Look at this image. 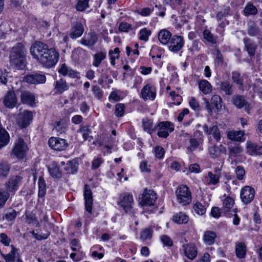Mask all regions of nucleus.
I'll return each mask as SVG.
<instances>
[{"instance_id":"f257e3e1","label":"nucleus","mask_w":262,"mask_h":262,"mask_svg":"<svg viewBox=\"0 0 262 262\" xmlns=\"http://www.w3.org/2000/svg\"><path fill=\"white\" fill-rule=\"evenodd\" d=\"M30 53L33 57L37 59L46 67L54 66L58 60V53L53 48L41 42L35 41L30 48Z\"/></svg>"},{"instance_id":"f03ea898","label":"nucleus","mask_w":262,"mask_h":262,"mask_svg":"<svg viewBox=\"0 0 262 262\" xmlns=\"http://www.w3.org/2000/svg\"><path fill=\"white\" fill-rule=\"evenodd\" d=\"M26 51L21 43L14 47L10 52V62L14 68L23 70L26 66Z\"/></svg>"},{"instance_id":"7ed1b4c3","label":"nucleus","mask_w":262,"mask_h":262,"mask_svg":"<svg viewBox=\"0 0 262 262\" xmlns=\"http://www.w3.org/2000/svg\"><path fill=\"white\" fill-rule=\"evenodd\" d=\"M204 100L205 105V108L210 115H212L213 109L216 113L220 112L222 108L221 103L222 100L219 95H213L211 99L210 102L206 98H204Z\"/></svg>"},{"instance_id":"20e7f679","label":"nucleus","mask_w":262,"mask_h":262,"mask_svg":"<svg viewBox=\"0 0 262 262\" xmlns=\"http://www.w3.org/2000/svg\"><path fill=\"white\" fill-rule=\"evenodd\" d=\"M176 193L179 203L183 206L189 204L191 202V193L186 185L179 187Z\"/></svg>"},{"instance_id":"39448f33","label":"nucleus","mask_w":262,"mask_h":262,"mask_svg":"<svg viewBox=\"0 0 262 262\" xmlns=\"http://www.w3.org/2000/svg\"><path fill=\"white\" fill-rule=\"evenodd\" d=\"M118 203L126 212L132 211L133 198L132 194L128 193L121 194Z\"/></svg>"},{"instance_id":"423d86ee","label":"nucleus","mask_w":262,"mask_h":262,"mask_svg":"<svg viewBox=\"0 0 262 262\" xmlns=\"http://www.w3.org/2000/svg\"><path fill=\"white\" fill-rule=\"evenodd\" d=\"M48 144L51 148L58 151L66 149L69 145L65 139L54 137L49 139Z\"/></svg>"},{"instance_id":"0eeeda50","label":"nucleus","mask_w":262,"mask_h":262,"mask_svg":"<svg viewBox=\"0 0 262 262\" xmlns=\"http://www.w3.org/2000/svg\"><path fill=\"white\" fill-rule=\"evenodd\" d=\"M32 119V115L31 112L26 111L17 115L16 122L20 128H24L29 125Z\"/></svg>"},{"instance_id":"6e6552de","label":"nucleus","mask_w":262,"mask_h":262,"mask_svg":"<svg viewBox=\"0 0 262 262\" xmlns=\"http://www.w3.org/2000/svg\"><path fill=\"white\" fill-rule=\"evenodd\" d=\"M157 199V194L155 191L145 189L140 204L143 206L154 205Z\"/></svg>"},{"instance_id":"1a4fd4ad","label":"nucleus","mask_w":262,"mask_h":262,"mask_svg":"<svg viewBox=\"0 0 262 262\" xmlns=\"http://www.w3.org/2000/svg\"><path fill=\"white\" fill-rule=\"evenodd\" d=\"M169 49L173 52L180 51L184 46V40L181 36L174 35L169 41Z\"/></svg>"},{"instance_id":"9d476101","label":"nucleus","mask_w":262,"mask_h":262,"mask_svg":"<svg viewBox=\"0 0 262 262\" xmlns=\"http://www.w3.org/2000/svg\"><path fill=\"white\" fill-rule=\"evenodd\" d=\"M254 189L250 186H245L241 192V198L242 201L246 203H250L254 197Z\"/></svg>"},{"instance_id":"9b49d317","label":"nucleus","mask_w":262,"mask_h":262,"mask_svg":"<svg viewBox=\"0 0 262 262\" xmlns=\"http://www.w3.org/2000/svg\"><path fill=\"white\" fill-rule=\"evenodd\" d=\"M27 149V145L23 139L19 138L13 148V152L18 158H23Z\"/></svg>"},{"instance_id":"f8f14e48","label":"nucleus","mask_w":262,"mask_h":262,"mask_svg":"<svg viewBox=\"0 0 262 262\" xmlns=\"http://www.w3.org/2000/svg\"><path fill=\"white\" fill-rule=\"evenodd\" d=\"M17 97L13 91H8L3 99L4 105L10 108L14 107L17 104Z\"/></svg>"},{"instance_id":"ddd939ff","label":"nucleus","mask_w":262,"mask_h":262,"mask_svg":"<svg viewBox=\"0 0 262 262\" xmlns=\"http://www.w3.org/2000/svg\"><path fill=\"white\" fill-rule=\"evenodd\" d=\"M24 80L30 84L43 83L46 82V78L43 74H30L25 76Z\"/></svg>"},{"instance_id":"4468645a","label":"nucleus","mask_w":262,"mask_h":262,"mask_svg":"<svg viewBox=\"0 0 262 262\" xmlns=\"http://www.w3.org/2000/svg\"><path fill=\"white\" fill-rule=\"evenodd\" d=\"M156 95L155 88L149 84H146L141 90V95L144 100L147 99L153 100L156 97Z\"/></svg>"},{"instance_id":"2eb2a0df","label":"nucleus","mask_w":262,"mask_h":262,"mask_svg":"<svg viewBox=\"0 0 262 262\" xmlns=\"http://www.w3.org/2000/svg\"><path fill=\"white\" fill-rule=\"evenodd\" d=\"M84 196L85 200V206L86 211L90 212L92 210L93 204L92 192L89 185H84Z\"/></svg>"},{"instance_id":"dca6fc26","label":"nucleus","mask_w":262,"mask_h":262,"mask_svg":"<svg viewBox=\"0 0 262 262\" xmlns=\"http://www.w3.org/2000/svg\"><path fill=\"white\" fill-rule=\"evenodd\" d=\"M183 250L185 256L190 259L192 260L197 256L196 247L193 243L184 245L183 246Z\"/></svg>"},{"instance_id":"f3484780","label":"nucleus","mask_w":262,"mask_h":262,"mask_svg":"<svg viewBox=\"0 0 262 262\" xmlns=\"http://www.w3.org/2000/svg\"><path fill=\"white\" fill-rule=\"evenodd\" d=\"M22 180V178L19 176H14L10 178L7 183V189L10 192L16 191L18 187L19 184Z\"/></svg>"},{"instance_id":"a211bd4d","label":"nucleus","mask_w":262,"mask_h":262,"mask_svg":"<svg viewBox=\"0 0 262 262\" xmlns=\"http://www.w3.org/2000/svg\"><path fill=\"white\" fill-rule=\"evenodd\" d=\"M97 40V36L94 32H90L83 37L80 42L86 46L92 47L94 46Z\"/></svg>"},{"instance_id":"6ab92c4d","label":"nucleus","mask_w":262,"mask_h":262,"mask_svg":"<svg viewBox=\"0 0 262 262\" xmlns=\"http://www.w3.org/2000/svg\"><path fill=\"white\" fill-rule=\"evenodd\" d=\"M232 102L234 105L238 108H241L244 106L247 108L248 104L245 97L243 95H235L232 97Z\"/></svg>"},{"instance_id":"aec40b11","label":"nucleus","mask_w":262,"mask_h":262,"mask_svg":"<svg viewBox=\"0 0 262 262\" xmlns=\"http://www.w3.org/2000/svg\"><path fill=\"white\" fill-rule=\"evenodd\" d=\"M247 151L250 155H262V147L259 146L251 141L247 142Z\"/></svg>"},{"instance_id":"412c9836","label":"nucleus","mask_w":262,"mask_h":262,"mask_svg":"<svg viewBox=\"0 0 262 262\" xmlns=\"http://www.w3.org/2000/svg\"><path fill=\"white\" fill-rule=\"evenodd\" d=\"M209 152L213 158H216L220 157L221 154H226V149L222 145L220 146L214 145L209 148Z\"/></svg>"},{"instance_id":"4be33fe9","label":"nucleus","mask_w":262,"mask_h":262,"mask_svg":"<svg viewBox=\"0 0 262 262\" xmlns=\"http://www.w3.org/2000/svg\"><path fill=\"white\" fill-rule=\"evenodd\" d=\"M21 101L24 104L33 106L34 104L35 97L28 91H23L21 94Z\"/></svg>"},{"instance_id":"5701e85b","label":"nucleus","mask_w":262,"mask_h":262,"mask_svg":"<svg viewBox=\"0 0 262 262\" xmlns=\"http://www.w3.org/2000/svg\"><path fill=\"white\" fill-rule=\"evenodd\" d=\"M247 248L243 242H237L235 244V253L239 258H244L246 254Z\"/></svg>"},{"instance_id":"b1692460","label":"nucleus","mask_w":262,"mask_h":262,"mask_svg":"<svg viewBox=\"0 0 262 262\" xmlns=\"http://www.w3.org/2000/svg\"><path fill=\"white\" fill-rule=\"evenodd\" d=\"M84 31L83 25L80 23H76L73 27L72 31L70 34V37L73 39H75L80 37Z\"/></svg>"},{"instance_id":"393cba45","label":"nucleus","mask_w":262,"mask_h":262,"mask_svg":"<svg viewBox=\"0 0 262 262\" xmlns=\"http://www.w3.org/2000/svg\"><path fill=\"white\" fill-rule=\"evenodd\" d=\"M10 136L8 132L0 125V148L8 144Z\"/></svg>"},{"instance_id":"a878e982","label":"nucleus","mask_w":262,"mask_h":262,"mask_svg":"<svg viewBox=\"0 0 262 262\" xmlns=\"http://www.w3.org/2000/svg\"><path fill=\"white\" fill-rule=\"evenodd\" d=\"M171 36V34L169 31L166 29H163L159 32L158 34V39L163 44H167L169 42Z\"/></svg>"},{"instance_id":"bb28decb","label":"nucleus","mask_w":262,"mask_h":262,"mask_svg":"<svg viewBox=\"0 0 262 262\" xmlns=\"http://www.w3.org/2000/svg\"><path fill=\"white\" fill-rule=\"evenodd\" d=\"M216 237V233L213 231H207L205 232L203 235V241L208 245H212Z\"/></svg>"},{"instance_id":"cd10ccee","label":"nucleus","mask_w":262,"mask_h":262,"mask_svg":"<svg viewBox=\"0 0 262 262\" xmlns=\"http://www.w3.org/2000/svg\"><path fill=\"white\" fill-rule=\"evenodd\" d=\"M244 42L249 55L251 56H254L256 49V45L247 38H244Z\"/></svg>"},{"instance_id":"c85d7f7f","label":"nucleus","mask_w":262,"mask_h":262,"mask_svg":"<svg viewBox=\"0 0 262 262\" xmlns=\"http://www.w3.org/2000/svg\"><path fill=\"white\" fill-rule=\"evenodd\" d=\"M258 12L257 9L252 3L249 2L246 5L244 9V13L245 16L255 15Z\"/></svg>"},{"instance_id":"c756f323","label":"nucleus","mask_w":262,"mask_h":262,"mask_svg":"<svg viewBox=\"0 0 262 262\" xmlns=\"http://www.w3.org/2000/svg\"><path fill=\"white\" fill-rule=\"evenodd\" d=\"M106 56V53L105 52H97L94 55L93 66L95 67L99 66L102 61L103 60Z\"/></svg>"},{"instance_id":"7c9ffc66","label":"nucleus","mask_w":262,"mask_h":262,"mask_svg":"<svg viewBox=\"0 0 262 262\" xmlns=\"http://www.w3.org/2000/svg\"><path fill=\"white\" fill-rule=\"evenodd\" d=\"M244 132L243 131H231L228 132V138L236 141H241L242 140V137L244 135Z\"/></svg>"},{"instance_id":"2f4dec72","label":"nucleus","mask_w":262,"mask_h":262,"mask_svg":"<svg viewBox=\"0 0 262 262\" xmlns=\"http://www.w3.org/2000/svg\"><path fill=\"white\" fill-rule=\"evenodd\" d=\"M199 85L200 90L205 94H208L212 90L211 84L206 80L200 81Z\"/></svg>"},{"instance_id":"473e14b6","label":"nucleus","mask_w":262,"mask_h":262,"mask_svg":"<svg viewBox=\"0 0 262 262\" xmlns=\"http://www.w3.org/2000/svg\"><path fill=\"white\" fill-rule=\"evenodd\" d=\"M220 88L227 95H231L233 93L232 84L228 81H224L221 82Z\"/></svg>"},{"instance_id":"72a5a7b5","label":"nucleus","mask_w":262,"mask_h":262,"mask_svg":"<svg viewBox=\"0 0 262 262\" xmlns=\"http://www.w3.org/2000/svg\"><path fill=\"white\" fill-rule=\"evenodd\" d=\"M55 89L58 93H62L68 90L69 86L67 85L66 81L61 79L56 81Z\"/></svg>"},{"instance_id":"f704fd0d","label":"nucleus","mask_w":262,"mask_h":262,"mask_svg":"<svg viewBox=\"0 0 262 262\" xmlns=\"http://www.w3.org/2000/svg\"><path fill=\"white\" fill-rule=\"evenodd\" d=\"M172 221L177 224H185L188 221V217L186 214H175L173 216Z\"/></svg>"},{"instance_id":"c9c22d12","label":"nucleus","mask_w":262,"mask_h":262,"mask_svg":"<svg viewBox=\"0 0 262 262\" xmlns=\"http://www.w3.org/2000/svg\"><path fill=\"white\" fill-rule=\"evenodd\" d=\"M11 247L12 250L10 253L7 254H2V256L5 259L6 262H14L17 249L12 246Z\"/></svg>"},{"instance_id":"e433bc0d","label":"nucleus","mask_w":262,"mask_h":262,"mask_svg":"<svg viewBox=\"0 0 262 262\" xmlns=\"http://www.w3.org/2000/svg\"><path fill=\"white\" fill-rule=\"evenodd\" d=\"M157 126L159 127L160 130H167L169 133L174 130L173 124L168 121L160 122L158 124Z\"/></svg>"},{"instance_id":"4c0bfd02","label":"nucleus","mask_w":262,"mask_h":262,"mask_svg":"<svg viewBox=\"0 0 262 262\" xmlns=\"http://www.w3.org/2000/svg\"><path fill=\"white\" fill-rule=\"evenodd\" d=\"M242 151V148L239 144L229 147V152L230 157H236L239 155Z\"/></svg>"},{"instance_id":"58836bf2","label":"nucleus","mask_w":262,"mask_h":262,"mask_svg":"<svg viewBox=\"0 0 262 262\" xmlns=\"http://www.w3.org/2000/svg\"><path fill=\"white\" fill-rule=\"evenodd\" d=\"M234 204V200L230 198H226L223 202V209L225 213L230 211V209L232 207Z\"/></svg>"},{"instance_id":"ea45409f","label":"nucleus","mask_w":262,"mask_h":262,"mask_svg":"<svg viewBox=\"0 0 262 262\" xmlns=\"http://www.w3.org/2000/svg\"><path fill=\"white\" fill-rule=\"evenodd\" d=\"M79 132L82 134V136L84 140H88L89 141H91L93 139L92 136L89 135L91 131L88 126H81L79 129Z\"/></svg>"},{"instance_id":"a19ab883","label":"nucleus","mask_w":262,"mask_h":262,"mask_svg":"<svg viewBox=\"0 0 262 262\" xmlns=\"http://www.w3.org/2000/svg\"><path fill=\"white\" fill-rule=\"evenodd\" d=\"M49 171L52 177L58 179L61 177V172L59 167L57 165H52V167H49Z\"/></svg>"},{"instance_id":"79ce46f5","label":"nucleus","mask_w":262,"mask_h":262,"mask_svg":"<svg viewBox=\"0 0 262 262\" xmlns=\"http://www.w3.org/2000/svg\"><path fill=\"white\" fill-rule=\"evenodd\" d=\"M144 129L149 134H151L155 129L152 128V122L148 119H144L142 121Z\"/></svg>"},{"instance_id":"37998d69","label":"nucleus","mask_w":262,"mask_h":262,"mask_svg":"<svg viewBox=\"0 0 262 262\" xmlns=\"http://www.w3.org/2000/svg\"><path fill=\"white\" fill-rule=\"evenodd\" d=\"M38 196L43 197L46 194V183L43 179L39 178L38 181Z\"/></svg>"},{"instance_id":"c03bdc74","label":"nucleus","mask_w":262,"mask_h":262,"mask_svg":"<svg viewBox=\"0 0 262 262\" xmlns=\"http://www.w3.org/2000/svg\"><path fill=\"white\" fill-rule=\"evenodd\" d=\"M152 235V230L149 228H146L141 231L140 233V238L142 240H146L151 238Z\"/></svg>"},{"instance_id":"a18cd8bd","label":"nucleus","mask_w":262,"mask_h":262,"mask_svg":"<svg viewBox=\"0 0 262 262\" xmlns=\"http://www.w3.org/2000/svg\"><path fill=\"white\" fill-rule=\"evenodd\" d=\"M260 32V29L259 27L253 24L250 26H249L248 30V33L250 36H254L258 34Z\"/></svg>"},{"instance_id":"49530a36","label":"nucleus","mask_w":262,"mask_h":262,"mask_svg":"<svg viewBox=\"0 0 262 262\" xmlns=\"http://www.w3.org/2000/svg\"><path fill=\"white\" fill-rule=\"evenodd\" d=\"M10 167L6 163L2 162L0 163V175L6 177L9 173Z\"/></svg>"},{"instance_id":"de8ad7c7","label":"nucleus","mask_w":262,"mask_h":262,"mask_svg":"<svg viewBox=\"0 0 262 262\" xmlns=\"http://www.w3.org/2000/svg\"><path fill=\"white\" fill-rule=\"evenodd\" d=\"M9 197V194L8 192L0 189V208L5 205Z\"/></svg>"},{"instance_id":"09e8293b","label":"nucleus","mask_w":262,"mask_h":262,"mask_svg":"<svg viewBox=\"0 0 262 262\" xmlns=\"http://www.w3.org/2000/svg\"><path fill=\"white\" fill-rule=\"evenodd\" d=\"M125 106L122 103H118L115 106V114L117 117H121L124 113Z\"/></svg>"},{"instance_id":"8fccbe9b","label":"nucleus","mask_w":262,"mask_h":262,"mask_svg":"<svg viewBox=\"0 0 262 262\" xmlns=\"http://www.w3.org/2000/svg\"><path fill=\"white\" fill-rule=\"evenodd\" d=\"M232 79L233 81L239 85L240 86H243V83L239 73L237 72H233L232 73Z\"/></svg>"},{"instance_id":"3c124183","label":"nucleus","mask_w":262,"mask_h":262,"mask_svg":"<svg viewBox=\"0 0 262 262\" xmlns=\"http://www.w3.org/2000/svg\"><path fill=\"white\" fill-rule=\"evenodd\" d=\"M160 240L165 246L171 247L173 245L172 240L166 235L161 236Z\"/></svg>"},{"instance_id":"603ef678","label":"nucleus","mask_w":262,"mask_h":262,"mask_svg":"<svg viewBox=\"0 0 262 262\" xmlns=\"http://www.w3.org/2000/svg\"><path fill=\"white\" fill-rule=\"evenodd\" d=\"M140 39L142 40L147 41L148 39V36L151 34V31L147 30L146 28H144L140 31Z\"/></svg>"},{"instance_id":"864d4df0","label":"nucleus","mask_w":262,"mask_h":262,"mask_svg":"<svg viewBox=\"0 0 262 262\" xmlns=\"http://www.w3.org/2000/svg\"><path fill=\"white\" fill-rule=\"evenodd\" d=\"M193 208L196 213H205L206 211V207L200 202H196L193 206Z\"/></svg>"},{"instance_id":"5fc2aeb1","label":"nucleus","mask_w":262,"mask_h":262,"mask_svg":"<svg viewBox=\"0 0 262 262\" xmlns=\"http://www.w3.org/2000/svg\"><path fill=\"white\" fill-rule=\"evenodd\" d=\"M203 36L204 38L206 39L207 41L211 42V43H214L215 42V39L211 32L208 30H205L203 32Z\"/></svg>"},{"instance_id":"6e6d98bb","label":"nucleus","mask_w":262,"mask_h":262,"mask_svg":"<svg viewBox=\"0 0 262 262\" xmlns=\"http://www.w3.org/2000/svg\"><path fill=\"white\" fill-rule=\"evenodd\" d=\"M88 6V1H79L77 5L76 9L78 11H83Z\"/></svg>"},{"instance_id":"4d7b16f0","label":"nucleus","mask_w":262,"mask_h":262,"mask_svg":"<svg viewBox=\"0 0 262 262\" xmlns=\"http://www.w3.org/2000/svg\"><path fill=\"white\" fill-rule=\"evenodd\" d=\"M235 172L236 174L237 178L238 180H241L243 179L244 176L245 174V171L243 167L241 166H237L235 169Z\"/></svg>"},{"instance_id":"13d9d810","label":"nucleus","mask_w":262,"mask_h":262,"mask_svg":"<svg viewBox=\"0 0 262 262\" xmlns=\"http://www.w3.org/2000/svg\"><path fill=\"white\" fill-rule=\"evenodd\" d=\"M0 242L5 246H8L9 245L11 239L8 237L7 234L2 233L0 234Z\"/></svg>"},{"instance_id":"bf43d9fd","label":"nucleus","mask_w":262,"mask_h":262,"mask_svg":"<svg viewBox=\"0 0 262 262\" xmlns=\"http://www.w3.org/2000/svg\"><path fill=\"white\" fill-rule=\"evenodd\" d=\"M155 152L156 157L157 158L161 159L163 157L165 151L161 146H158L155 147Z\"/></svg>"},{"instance_id":"052dcab7","label":"nucleus","mask_w":262,"mask_h":262,"mask_svg":"<svg viewBox=\"0 0 262 262\" xmlns=\"http://www.w3.org/2000/svg\"><path fill=\"white\" fill-rule=\"evenodd\" d=\"M189 104L190 107L195 112H199L200 111V107L199 104L194 98H192L190 99Z\"/></svg>"},{"instance_id":"680f3d73","label":"nucleus","mask_w":262,"mask_h":262,"mask_svg":"<svg viewBox=\"0 0 262 262\" xmlns=\"http://www.w3.org/2000/svg\"><path fill=\"white\" fill-rule=\"evenodd\" d=\"M223 57L219 50H216L215 62L218 66H221L223 63Z\"/></svg>"},{"instance_id":"e2e57ef3","label":"nucleus","mask_w":262,"mask_h":262,"mask_svg":"<svg viewBox=\"0 0 262 262\" xmlns=\"http://www.w3.org/2000/svg\"><path fill=\"white\" fill-rule=\"evenodd\" d=\"M211 131L214 138L217 141H219L220 139V133L218 127L216 125L212 126L211 127Z\"/></svg>"},{"instance_id":"0e129e2a","label":"nucleus","mask_w":262,"mask_h":262,"mask_svg":"<svg viewBox=\"0 0 262 262\" xmlns=\"http://www.w3.org/2000/svg\"><path fill=\"white\" fill-rule=\"evenodd\" d=\"M71 247L72 250L74 251H79L81 248L78 241L76 239H73L71 242Z\"/></svg>"},{"instance_id":"69168bd1","label":"nucleus","mask_w":262,"mask_h":262,"mask_svg":"<svg viewBox=\"0 0 262 262\" xmlns=\"http://www.w3.org/2000/svg\"><path fill=\"white\" fill-rule=\"evenodd\" d=\"M93 91L95 96L97 97L98 98H100L102 97V93L98 86L95 85L93 86Z\"/></svg>"},{"instance_id":"338daca9","label":"nucleus","mask_w":262,"mask_h":262,"mask_svg":"<svg viewBox=\"0 0 262 262\" xmlns=\"http://www.w3.org/2000/svg\"><path fill=\"white\" fill-rule=\"evenodd\" d=\"M208 177L210 179V183L215 184L219 182V177L215 174H213L211 172L208 173Z\"/></svg>"},{"instance_id":"774afa93","label":"nucleus","mask_w":262,"mask_h":262,"mask_svg":"<svg viewBox=\"0 0 262 262\" xmlns=\"http://www.w3.org/2000/svg\"><path fill=\"white\" fill-rule=\"evenodd\" d=\"M26 221L29 224H36V221L34 217V214H26Z\"/></svg>"}]
</instances>
